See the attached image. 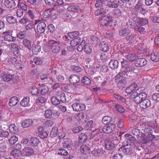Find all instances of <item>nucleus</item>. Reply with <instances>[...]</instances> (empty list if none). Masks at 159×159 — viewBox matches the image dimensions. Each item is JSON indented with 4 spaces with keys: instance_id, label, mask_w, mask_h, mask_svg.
I'll list each match as a JSON object with an SVG mask.
<instances>
[{
    "instance_id": "b1692460",
    "label": "nucleus",
    "mask_w": 159,
    "mask_h": 159,
    "mask_svg": "<svg viewBox=\"0 0 159 159\" xmlns=\"http://www.w3.org/2000/svg\"><path fill=\"white\" fill-rule=\"evenodd\" d=\"M81 40L80 38L78 37L70 41V45L73 47H75L80 43Z\"/></svg>"
},
{
    "instance_id": "7c9ffc66",
    "label": "nucleus",
    "mask_w": 159,
    "mask_h": 159,
    "mask_svg": "<svg viewBox=\"0 0 159 159\" xmlns=\"http://www.w3.org/2000/svg\"><path fill=\"white\" fill-rule=\"evenodd\" d=\"M131 97L134 99V101L136 104H140V102L142 101V100L140 97L138 95H134V92L131 95Z\"/></svg>"
},
{
    "instance_id": "4468645a",
    "label": "nucleus",
    "mask_w": 159,
    "mask_h": 159,
    "mask_svg": "<svg viewBox=\"0 0 159 159\" xmlns=\"http://www.w3.org/2000/svg\"><path fill=\"white\" fill-rule=\"evenodd\" d=\"M137 86V84L135 83L131 84L125 89L126 93L129 94L132 93L135 90Z\"/></svg>"
},
{
    "instance_id": "c756f323",
    "label": "nucleus",
    "mask_w": 159,
    "mask_h": 159,
    "mask_svg": "<svg viewBox=\"0 0 159 159\" xmlns=\"http://www.w3.org/2000/svg\"><path fill=\"white\" fill-rule=\"evenodd\" d=\"M80 9V7L76 5L69 6L67 7V10L69 11L75 12H78L79 11Z\"/></svg>"
},
{
    "instance_id": "1a4fd4ad",
    "label": "nucleus",
    "mask_w": 159,
    "mask_h": 159,
    "mask_svg": "<svg viewBox=\"0 0 159 159\" xmlns=\"http://www.w3.org/2000/svg\"><path fill=\"white\" fill-rule=\"evenodd\" d=\"M116 125L112 124H110L105 126L102 128V130L105 133H111L115 129Z\"/></svg>"
},
{
    "instance_id": "aec40b11",
    "label": "nucleus",
    "mask_w": 159,
    "mask_h": 159,
    "mask_svg": "<svg viewBox=\"0 0 159 159\" xmlns=\"http://www.w3.org/2000/svg\"><path fill=\"white\" fill-rule=\"evenodd\" d=\"M99 46L101 50L104 52H107L109 50V46L106 42H101Z\"/></svg>"
},
{
    "instance_id": "4c0bfd02",
    "label": "nucleus",
    "mask_w": 159,
    "mask_h": 159,
    "mask_svg": "<svg viewBox=\"0 0 159 159\" xmlns=\"http://www.w3.org/2000/svg\"><path fill=\"white\" fill-rule=\"evenodd\" d=\"M6 20L8 23L10 24H15L16 21V19L12 16H8L6 18Z\"/></svg>"
},
{
    "instance_id": "5fc2aeb1",
    "label": "nucleus",
    "mask_w": 159,
    "mask_h": 159,
    "mask_svg": "<svg viewBox=\"0 0 159 159\" xmlns=\"http://www.w3.org/2000/svg\"><path fill=\"white\" fill-rule=\"evenodd\" d=\"M57 96L56 97L53 96L51 98V101L53 105H57L60 103V102Z\"/></svg>"
},
{
    "instance_id": "393cba45",
    "label": "nucleus",
    "mask_w": 159,
    "mask_h": 159,
    "mask_svg": "<svg viewBox=\"0 0 159 159\" xmlns=\"http://www.w3.org/2000/svg\"><path fill=\"white\" fill-rule=\"evenodd\" d=\"M18 101V98L17 97H13L10 99L9 104L10 106L13 107L17 104Z\"/></svg>"
},
{
    "instance_id": "49530a36",
    "label": "nucleus",
    "mask_w": 159,
    "mask_h": 159,
    "mask_svg": "<svg viewBox=\"0 0 159 159\" xmlns=\"http://www.w3.org/2000/svg\"><path fill=\"white\" fill-rule=\"evenodd\" d=\"M9 129L10 131L13 134H15L17 132V127L14 124H11L9 127Z\"/></svg>"
},
{
    "instance_id": "a211bd4d",
    "label": "nucleus",
    "mask_w": 159,
    "mask_h": 159,
    "mask_svg": "<svg viewBox=\"0 0 159 159\" xmlns=\"http://www.w3.org/2000/svg\"><path fill=\"white\" fill-rule=\"evenodd\" d=\"M56 96L60 102H64L66 101V98L65 95L63 92L61 91L57 92L56 94Z\"/></svg>"
},
{
    "instance_id": "f03ea898",
    "label": "nucleus",
    "mask_w": 159,
    "mask_h": 159,
    "mask_svg": "<svg viewBox=\"0 0 159 159\" xmlns=\"http://www.w3.org/2000/svg\"><path fill=\"white\" fill-rule=\"evenodd\" d=\"M48 46L50 47L52 52L53 53L59 52L60 49V45L59 42L51 40L48 41Z\"/></svg>"
},
{
    "instance_id": "2f4dec72",
    "label": "nucleus",
    "mask_w": 159,
    "mask_h": 159,
    "mask_svg": "<svg viewBox=\"0 0 159 159\" xmlns=\"http://www.w3.org/2000/svg\"><path fill=\"white\" fill-rule=\"evenodd\" d=\"M30 102L29 97L24 98L21 101L20 105L23 107H25L29 106V103Z\"/></svg>"
},
{
    "instance_id": "0e129e2a",
    "label": "nucleus",
    "mask_w": 159,
    "mask_h": 159,
    "mask_svg": "<svg viewBox=\"0 0 159 159\" xmlns=\"http://www.w3.org/2000/svg\"><path fill=\"white\" fill-rule=\"evenodd\" d=\"M71 68L74 71L77 72H80L81 70V68L78 66L72 65Z\"/></svg>"
},
{
    "instance_id": "ddd939ff",
    "label": "nucleus",
    "mask_w": 159,
    "mask_h": 159,
    "mask_svg": "<svg viewBox=\"0 0 159 159\" xmlns=\"http://www.w3.org/2000/svg\"><path fill=\"white\" fill-rule=\"evenodd\" d=\"M139 105L141 108L144 109H146L150 106V101L148 99L143 100L140 102Z\"/></svg>"
},
{
    "instance_id": "37998d69",
    "label": "nucleus",
    "mask_w": 159,
    "mask_h": 159,
    "mask_svg": "<svg viewBox=\"0 0 159 159\" xmlns=\"http://www.w3.org/2000/svg\"><path fill=\"white\" fill-rule=\"evenodd\" d=\"M18 140V137L16 136H11L8 140L10 144L12 145L15 144Z\"/></svg>"
},
{
    "instance_id": "680f3d73",
    "label": "nucleus",
    "mask_w": 159,
    "mask_h": 159,
    "mask_svg": "<svg viewBox=\"0 0 159 159\" xmlns=\"http://www.w3.org/2000/svg\"><path fill=\"white\" fill-rule=\"evenodd\" d=\"M148 20L146 18H140L139 24L141 25H144L148 24Z\"/></svg>"
},
{
    "instance_id": "052dcab7",
    "label": "nucleus",
    "mask_w": 159,
    "mask_h": 159,
    "mask_svg": "<svg viewBox=\"0 0 159 159\" xmlns=\"http://www.w3.org/2000/svg\"><path fill=\"white\" fill-rule=\"evenodd\" d=\"M115 107L116 110L119 112L123 113L125 112V109L124 107L120 105H115Z\"/></svg>"
},
{
    "instance_id": "9b49d317",
    "label": "nucleus",
    "mask_w": 159,
    "mask_h": 159,
    "mask_svg": "<svg viewBox=\"0 0 159 159\" xmlns=\"http://www.w3.org/2000/svg\"><path fill=\"white\" fill-rule=\"evenodd\" d=\"M85 115L83 112L76 113L75 114V117L79 122L83 123L86 122L85 118Z\"/></svg>"
},
{
    "instance_id": "e2e57ef3",
    "label": "nucleus",
    "mask_w": 159,
    "mask_h": 159,
    "mask_svg": "<svg viewBox=\"0 0 159 159\" xmlns=\"http://www.w3.org/2000/svg\"><path fill=\"white\" fill-rule=\"evenodd\" d=\"M152 130L150 128H146L144 130V134L145 136H147L148 135L152 132Z\"/></svg>"
},
{
    "instance_id": "bf43d9fd",
    "label": "nucleus",
    "mask_w": 159,
    "mask_h": 159,
    "mask_svg": "<svg viewBox=\"0 0 159 159\" xmlns=\"http://www.w3.org/2000/svg\"><path fill=\"white\" fill-rule=\"evenodd\" d=\"M58 154L61 155L66 156L68 154V152L66 150L62 148H60L57 151Z\"/></svg>"
},
{
    "instance_id": "f704fd0d",
    "label": "nucleus",
    "mask_w": 159,
    "mask_h": 159,
    "mask_svg": "<svg viewBox=\"0 0 159 159\" xmlns=\"http://www.w3.org/2000/svg\"><path fill=\"white\" fill-rule=\"evenodd\" d=\"M134 95H138L139 96L142 101L145 100L147 97V95L145 93H140L138 91H135L134 92Z\"/></svg>"
},
{
    "instance_id": "13d9d810",
    "label": "nucleus",
    "mask_w": 159,
    "mask_h": 159,
    "mask_svg": "<svg viewBox=\"0 0 159 159\" xmlns=\"http://www.w3.org/2000/svg\"><path fill=\"white\" fill-rule=\"evenodd\" d=\"M9 135V133L7 131H3L0 127V137H7Z\"/></svg>"
},
{
    "instance_id": "a878e982",
    "label": "nucleus",
    "mask_w": 159,
    "mask_h": 159,
    "mask_svg": "<svg viewBox=\"0 0 159 159\" xmlns=\"http://www.w3.org/2000/svg\"><path fill=\"white\" fill-rule=\"evenodd\" d=\"M105 147L108 150H113L115 148V145L111 141H107L105 143Z\"/></svg>"
},
{
    "instance_id": "c9c22d12",
    "label": "nucleus",
    "mask_w": 159,
    "mask_h": 159,
    "mask_svg": "<svg viewBox=\"0 0 159 159\" xmlns=\"http://www.w3.org/2000/svg\"><path fill=\"white\" fill-rule=\"evenodd\" d=\"M23 43L25 46L28 49L30 50L31 48V43L30 40L24 39L23 40Z\"/></svg>"
},
{
    "instance_id": "423d86ee",
    "label": "nucleus",
    "mask_w": 159,
    "mask_h": 159,
    "mask_svg": "<svg viewBox=\"0 0 159 159\" xmlns=\"http://www.w3.org/2000/svg\"><path fill=\"white\" fill-rule=\"evenodd\" d=\"M56 11L54 9H48L43 12L42 16L45 18H47L55 15Z\"/></svg>"
},
{
    "instance_id": "4d7b16f0",
    "label": "nucleus",
    "mask_w": 159,
    "mask_h": 159,
    "mask_svg": "<svg viewBox=\"0 0 159 159\" xmlns=\"http://www.w3.org/2000/svg\"><path fill=\"white\" fill-rule=\"evenodd\" d=\"M35 11L34 10H29L28 11L29 17L31 19H33L35 18L34 14Z\"/></svg>"
},
{
    "instance_id": "8fccbe9b",
    "label": "nucleus",
    "mask_w": 159,
    "mask_h": 159,
    "mask_svg": "<svg viewBox=\"0 0 159 159\" xmlns=\"http://www.w3.org/2000/svg\"><path fill=\"white\" fill-rule=\"evenodd\" d=\"M58 132V128L56 127H53L50 132V136L51 137L53 138L57 135Z\"/></svg>"
},
{
    "instance_id": "774afa93",
    "label": "nucleus",
    "mask_w": 159,
    "mask_h": 159,
    "mask_svg": "<svg viewBox=\"0 0 159 159\" xmlns=\"http://www.w3.org/2000/svg\"><path fill=\"white\" fill-rule=\"evenodd\" d=\"M127 59L129 61H133L136 58L135 54H131L127 55Z\"/></svg>"
},
{
    "instance_id": "a19ab883",
    "label": "nucleus",
    "mask_w": 159,
    "mask_h": 159,
    "mask_svg": "<svg viewBox=\"0 0 159 159\" xmlns=\"http://www.w3.org/2000/svg\"><path fill=\"white\" fill-rule=\"evenodd\" d=\"M16 2L18 3V6L21 8V10H23L25 11H27V7L26 5L20 0H16Z\"/></svg>"
},
{
    "instance_id": "58836bf2",
    "label": "nucleus",
    "mask_w": 159,
    "mask_h": 159,
    "mask_svg": "<svg viewBox=\"0 0 159 159\" xmlns=\"http://www.w3.org/2000/svg\"><path fill=\"white\" fill-rule=\"evenodd\" d=\"M30 93L32 95L36 96H39L40 95V93L38 89L35 86L32 87L30 90Z\"/></svg>"
},
{
    "instance_id": "bb28decb",
    "label": "nucleus",
    "mask_w": 159,
    "mask_h": 159,
    "mask_svg": "<svg viewBox=\"0 0 159 159\" xmlns=\"http://www.w3.org/2000/svg\"><path fill=\"white\" fill-rule=\"evenodd\" d=\"M23 153L25 155L29 156L32 155L33 153V150L32 148L27 147L23 149Z\"/></svg>"
},
{
    "instance_id": "5701e85b",
    "label": "nucleus",
    "mask_w": 159,
    "mask_h": 159,
    "mask_svg": "<svg viewBox=\"0 0 159 159\" xmlns=\"http://www.w3.org/2000/svg\"><path fill=\"white\" fill-rule=\"evenodd\" d=\"M39 90L42 94L44 95L48 93V88L46 85L42 84L39 87Z\"/></svg>"
},
{
    "instance_id": "7ed1b4c3",
    "label": "nucleus",
    "mask_w": 159,
    "mask_h": 159,
    "mask_svg": "<svg viewBox=\"0 0 159 159\" xmlns=\"http://www.w3.org/2000/svg\"><path fill=\"white\" fill-rule=\"evenodd\" d=\"M38 24L36 29L35 30V32L39 34L43 33L45 30L46 24L43 22L37 21H36L34 24L36 25Z\"/></svg>"
},
{
    "instance_id": "e433bc0d",
    "label": "nucleus",
    "mask_w": 159,
    "mask_h": 159,
    "mask_svg": "<svg viewBox=\"0 0 159 159\" xmlns=\"http://www.w3.org/2000/svg\"><path fill=\"white\" fill-rule=\"evenodd\" d=\"M81 81L82 83L85 85H88L91 84V81L90 79L86 76L83 78Z\"/></svg>"
},
{
    "instance_id": "6e6552de",
    "label": "nucleus",
    "mask_w": 159,
    "mask_h": 159,
    "mask_svg": "<svg viewBox=\"0 0 159 159\" xmlns=\"http://www.w3.org/2000/svg\"><path fill=\"white\" fill-rule=\"evenodd\" d=\"M11 33V31L9 30L3 32V34L4 35V39L5 41L8 42H12L16 40V37H13L10 35Z\"/></svg>"
},
{
    "instance_id": "412c9836",
    "label": "nucleus",
    "mask_w": 159,
    "mask_h": 159,
    "mask_svg": "<svg viewBox=\"0 0 159 159\" xmlns=\"http://www.w3.org/2000/svg\"><path fill=\"white\" fill-rule=\"evenodd\" d=\"M131 32V30L128 28H125L121 29L119 31V34L121 36L128 35Z\"/></svg>"
},
{
    "instance_id": "ea45409f",
    "label": "nucleus",
    "mask_w": 159,
    "mask_h": 159,
    "mask_svg": "<svg viewBox=\"0 0 159 159\" xmlns=\"http://www.w3.org/2000/svg\"><path fill=\"white\" fill-rule=\"evenodd\" d=\"M117 85L119 88L122 89L124 88L126 85V81L125 79H122L120 81H118Z\"/></svg>"
},
{
    "instance_id": "473e14b6",
    "label": "nucleus",
    "mask_w": 159,
    "mask_h": 159,
    "mask_svg": "<svg viewBox=\"0 0 159 159\" xmlns=\"http://www.w3.org/2000/svg\"><path fill=\"white\" fill-rule=\"evenodd\" d=\"M30 142L32 146H36L39 143V140L37 137H32L30 139Z\"/></svg>"
},
{
    "instance_id": "39448f33",
    "label": "nucleus",
    "mask_w": 159,
    "mask_h": 159,
    "mask_svg": "<svg viewBox=\"0 0 159 159\" xmlns=\"http://www.w3.org/2000/svg\"><path fill=\"white\" fill-rule=\"evenodd\" d=\"M73 110L76 111H81L84 110L85 106L81 103H73L71 106Z\"/></svg>"
},
{
    "instance_id": "2eb2a0df",
    "label": "nucleus",
    "mask_w": 159,
    "mask_h": 159,
    "mask_svg": "<svg viewBox=\"0 0 159 159\" xmlns=\"http://www.w3.org/2000/svg\"><path fill=\"white\" fill-rule=\"evenodd\" d=\"M52 113L54 116H56L58 115L57 112L56 111H54V113L52 112L51 110L50 109H48L45 111L44 114V116L47 118H51L52 117Z\"/></svg>"
},
{
    "instance_id": "cd10ccee",
    "label": "nucleus",
    "mask_w": 159,
    "mask_h": 159,
    "mask_svg": "<svg viewBox=\"0 0 159 159\" xmlns=\"http://www.w3.org/2000/svg\"><path fill=\"white\" fill-rule=\"evenodd\" d=\"M125 72H119L118 74L116 75L115 77L116 82H117L118 81H120L122 79H125V78L126 77L125 75Z\"/></svg>"
},
{
    "instance_id": "4be33fe9",
    "label": "nucleus",
    "mask_w": 159,
    "mask_h": 159,
    "mask_svg": "<svg viewBox=\"0 0 159 159\" xmlns=\"http://www.w3.org/2000/svg\"><path fill=\"white\" fill-rule=\"evenodd\" d=\"M150 58L152 61L157 62L159 61V54L157 52H152L151 54Z\"/></svg>"
},
{
    "instance_id": "3c124183",
    "label": "nucleus",
    "mask_w": 159,
    "mask_h": 159,
    "mask_svg": "<svg viewBox=\"0 0 159 159\" xmlns=\"http://www.w3.org/2000/svg\"><path fill=\"white\" fill-rule=\"evenodd\" d=\"M112 120L111 117L108 116H104L102 119V122L104 124H106L110 123Z\"/></svg>"
},
{
    "instance_id": "f3484780",
    "label": "nucleus",
    "mask_w": 159,
    "mask_h": 159,
    "mask_svg": "<svg viewBox=\"0 0 159 159\" xmlns=\"http://www.w3.org/2000/svg\"><path fill=\"white\" fill-rule=\"evenodd\" d=\"M69 80L72 84H76L80 81L79 77L75 75H71L69 78Z\"/></svg>"
},
{
    "instance_id": "09e8293b",
    "label": "nucleus",
    "mask_w": 159,
    "mask_h": 159,
    "mask_svg": "<svg viewBox=\"0 0 159 159\" xmlns=\"http://www.w3.org/2000/svg\"><path fill=\"white\" fill-rule=\"evenodd\" d=\"M93 121L90 120L87 123L85 126L86 129L87 130H91L93 127Z\"/></svg>"
},
{
    "instance_id": "6ab92c4d",
    "label": "nucleus",
    "mask_w": 159,
    "mask_h": 159,
    "mask_svg": "<svg viewBox=\"0 0 159 159\" xmlns=\"http://www.w3.org/2000/svg\"><path fill=\"white\" fill-rule=\"evenodd\" d=\"M33 123V121L32 119H27L24 120L22 123L21 125L23 127L25 128L32 125Z\"/></svg>"
},
{
    "instance_id": "f257e3e1",
    "label": "nucleus",
    "mask_w": 159,
    "mask_h": 159,
    "mask_svg": "<svg viewBox=\"0 0 159 159\" xmlns=\"http://www.w3.org/2000/svg\"><path fill=\"white\" fill-rule=\"evenodd\" d=\"M130 142L128 140L125 141L123 143V146L119 149L120 151H122L124 153L130 155L133 152V147Z\"/></svg>"
},
{
    "instance_id": "a18cd8bd",
    "label": "nucleus",
    "mask_w": 159,
    "mask_h": 159,
    "mask_svg": "<svg viewBox=\"0 0 159 159\" xmlns=\"http://www.w3.org/2000/svg\"><path fill=\"white\" fill-rule=\"evenodd\" d=\"M87 139V136L84 134H81L79 137V141L80 143H84L86 141Z\"/></svg>"
},
{
    "instance_id": "79ce46f5",
    "label": "nucleus",
    "mask_w": 159,
    "mask_h": 159,
    "mask_svg": "<svg viewBox=\"0 0 159 159\" xmlns=\"http://www.w3.org/2000/svg\"><path fill=\"white\" fill-rule=\"evenodd\" d=\"M2 78L4 81L8 82L13 78L12 75L9 74H4L2 76Z\"/></svg>"
},
{
    "instance_id": "69168bd1",
    "label": "nucleus",
    "mask_w": 159,
    "mask_h": 159,
    "mask_svg": "<svg viewBox=\"0 0 159 159\" xmlns=\"http://www.w3.org/2000/svg\"><path fill=\"white\" fill-rule=\"evenodd\" d=\"M19 46L17 44L15 43L11 44V48L13 51H17L19 49Z\"/></svg>"
},
{
    "instance_id": "9d476101",
    "label": "nucleus",
    "mask_w": 159,
    "mask_h": 159,
    "mask_svg": "<svg viewBox=\"0 0 159 159\" xmlns=\"http://www.w3.org/2000/svg\"><path fill=\"white\" fill-rule=\"evenodd\" d=\"M147 63V61L145 58H140L135 61V65L137 67H141L145 66Z\"/></svg>"
},
{
    "instance_id": "6e6d98bb",
    "label": "nucleus",
    "mask_w": 159,
    "mask_h": 159,
    "mask_svg": "<svg viewBox=\"0 0 159 159\" xmlns=\"http://www.w3.org/2000/svg\"><path fill=\"white\" fill-rule=\"evenodd\" d=\"M79 34V32L77 31H73L68 33V35L71 38H74L77 37Z\"/></svg>"
},
{
    "instance_id": "20e7f679",
    "label": "nucleus",
    "mask_w": 159,
    "mask_h": 159,
    "mask_svg": "<svg viewBox=\"0 0 159 159\" xmlns=\"http://www.w3.org/2000/svg\"><path fill=\"white\" fill-rule=\"evenodd\" d=\"M112 22L111 18L104 16L100 19L99 23L101 25L105 26L109 25Z\"/></svg>"
},
{
    "instance_id": "c03bdc74",
    "label": "nucleus",
    "mask_w": 159,
    "mask_h": 159,
    "mask_svg": "<svg viewBox=\"0 0 159 159\" xmlns=\"http://www.w3.org/2000/svg\"><path fill=\"white\" fill-rule=\"evenodd\" d=\"M16 59L15 57L10 58L6 60V63L9 65L16 64Z\"/></svg>"
},
{
    "instance_id": "0eeeda50",
    "label": "nucleus",
    "mask_w": 159,
    "mask_h": 159,
    "mask_svg": "<svg viewBox=\"0 0 159 159\" xmlns=\"http://www.w3.org/2000/svg\"><path fill=\"white\" fill-rule=\"evenodd\" d=\"M135 70V67L133 66H130L127 67L123 71V72H125V74L127 76L130 77L133 75L135 73V72H134Z\"/></svg>"
},
{
    "instance_id": "f8f14e48",
    "label": "nucleus",
    "mask_w": 159,
    "mask_h": 159,
    "mask_svg": "<svg viewBox=\"0 0 159 159\" xmlns=\"http://www.w3.org/2000/svg\"><path fill=\"white\" fill-rule=\"evenodd\" d=\"M16 0H5L3 3V5L6 7L8 8H13L16 5Z\"/></svg>"
},
{
    "instance_id": "72a5a7b5",
    "label": "nucleus",
    "mask_w": 159,
    "mask_h": 159,
    "mask_svg": "<svg viewBox=\"0 0 159 159\" xmlns=\"http://www.w3.org/2000/svg\"><path fill=\"white\" fill-rule=\"evenodd\" d=\"M80 152L83 154L89 153V148L88 146L83 145L80 147Z\"/></svg>"
},
{
    "instance_id": "603ef678",
    "label": "nucleus",
    "mask_w": 159,
    "mask_h": 159,
    "mask_svg": "<svg viewBox=\"0 0 159 159\" xmlns=\"http://www.w3.org/2000/svg\"><path fill=\"white\" fill-rule=\"evenodd\" d=\"M32 50L34 54H37L41 51V47L39 45H36L33 47Z\"/></svg>"
},
{
    "instance_id": "c85d7f7f",
    "label": "nucleus",
    "mask_w": 159,
    "mask_h": 159,
    "mask_svg": "<svg viewBox=\"0 0 159 159\" xmlns=\"http://www.w3.org/2000/svg\"><path fill=\"white\" fill-rule=\"evenodd\" d=\"M83 50L87 54H89L91 53L92 51V48L91 46L88 43H84Z\"/></svg>"
},
{
    "instance_id": "864d4df0",
    "label": "nucleus",
    "mask_w": 159,
    "mask_h": 159,
    "mask_svg": "<svg viewBox=\"0 0 159 159\" xmlns=\"http://www.w3.org/2000/svg\"><path fill=\"white\" fill-rule=\"evenodd\" d=\"M113 15L116 17H118L121 15V11L119 9L116 8L113 10L112 12Z\"/></svg>"
},
{
    "instance_id": "338daca9",
    "label": "nucleus",
    "mask_w": 159,
    "mask_h": 159,
    "mask_svg": "<svg viewBox=\"0 0 159 159\" xmlns=\"http://www.w3.org/2000/svg\"><path fill=\"white\" fill-rule=\"evenodd\" d=\"M85 42L84 40H83L81 44L77 48V50L79 52H81L83 50V48L84 47V43Z\"/></svg>"
},
{
    "instance_id": "de8ad7c7",
    "label": "nucleus",
    "mask_w": 159,
    "mask_h": 159,
    "mask_svg": "<svg viewBox=\"0 0 159 159\" xmlns=\"http://www.w3.org/2000/svg\"><path fill=\"white\" fill-rule=\"evenodd\" d=\"M10 154L11 156L15 157H20L21 155L20 151L17 149H15L12 150L10 153Z\"/></svg>"
},
{
    "instance_id": "dca6fc26",
    "label": "nucleus",
    "mask_w": 159,
    "mask_h": 159,
    "mask_svg": "<svg viewBox=\"0 0 159 159\" xmlns=\"http://www.w3.org/2000/svg\"><path fill=\"white\" fill-rule=\"evenodd\" d=\"M118 61L116 60H111L109 63V67L112 69H117L118 66Z\"/></svg>"
}]
</instances>
